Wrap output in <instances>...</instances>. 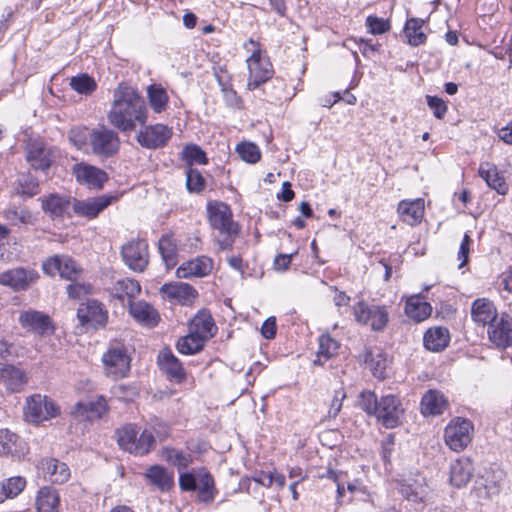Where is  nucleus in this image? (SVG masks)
Segmentation results:
<instances>
[{
    "label": "nucleus",
    "instance_id": "nucleus-1",
    "mask_svg": "<svg viewBox=\"0 0 512 512\" xmlns=\"http://www.w3.org/2000/svg\"><path fill=\"white\" fill-rule=\"evenodd\" d=\"M109 124L122 133L130 134L148 121V108L140 92L121 82L113 91V99L107 112Z\"/></svg>",
    "mask_w": 512,
    "mask_h": 512
},
{
    "label": "nucleus",
    "instance_id": "nucleus-2",
    "mask_svg": "<svg viewBox=\"0 0 512 512\" xmlns=\"http://www.w3.org/2000/svg\"><path fill=\"white\" fill-rule=\"evenodd\" d=\"M69 139L77 149L104 159L116 155L120 148L118 133L105 125L94 129L73 128Z\"/></svg>",
    "mask_w": 512,
    "mask_h": 512
},
{
    "label": "nucleus",
    "instance_id": "nucleus-3",
    "mask_svg": "<svg viewBox=\"0 0 512 512\" xmlns=\"http://www.w3.org/2000/svg\"><path fill=\"white\" fill-rule=\"evenodd\" d=\"M207 212L210 225L219 231L222 239L217 243L221 250H230L239 233L238 225L232 219L229 206L222 202H209Z\"/></svg>",
    "mask_w": 512,
    "mask_h": 512
},
{
    "label": "nucleus",
    "instance_id": "nucleus-4",
    "mask_svg": "<svg viewBox=\"0 0 512 512\" xmlns=\"http://www.w3.org/2000/svg\"><path fill=\"white\" fill-rule=\"evenodd\" d=\"M353 315L358 324L368 326L374 332H383L389 323V309L386 305H369L359 301L353 307Z\"/></svg>",
    "mask_w": 512,
    "mask_h": 512
},
{
    "label": "nucleus",
    "instance_id": "nucleus-5",
    "mask_svg": "<svg viewBox=\"0 0 512 512\" xmlns=\"http://www.w3.org/2000/svg\"><path fill=\"white\" fill-rule=\"evenodd\" d=\"M59 414V406L46 395L33 394L26 398L23 415L29 423L40 424L57 417Z\"/></svg>",
    "mask_w": 512,
    "mask_h": 512
},
{
    "label": "nucleus",
    "instance_id": "nucleus-6",
    "mask_svg": "<svg viewBox=\"0 0 512 512\" xmlns=\"http://www.w3.org/2000/svg\"><path fill=\"white\" fill-rule=\"evenodd\" d=\"M119 446L136 455L147 454L155 444L151 431L144 430L139 436L136 426L129 424L117 430Z\"/></svg>",
    "mask_w": 512,
    "mask_h": 512
},
{
    "label": "nucleus",
    "instance_id": "nucleus-7",
    "mask_svg": "<svg viewBox=\"0 0 512 512\" xmlns=\"http://www.w3.org/2000/svg\"><path fill=\"white\" fill-rule=\"evenodd\" d=\"M398 491L407 501L423 505L430 502L433 494L427 479L419 473L410 474L399 480Z\"/></svg>",
    "mask_w": 512,
    "mask_h": 512
},
{
    "label": "nucleus",
    "instance_id": "nucleus-8",
    "mask_svg": "<svg viewBox=\"0 0 512 512\" xmlns=\"http://www.w3.org/2000/svg\"><path fill=\"white\" fill-rule=\"evenodd\" d=\"M102 362L106 374L113 379H119L129 372L131 359L127 347L122 342L114 341L103 354Z\"/></svg>",
    "mask_w": 512,
    "mask_h": 512
},
{
    "label": "nucleus",
    "instance_id": "nucleus-9",
    "mask_svg": "<svg viewBox=\"0 0 512 512\" xmlns=\"http://www.w3.org/2000/svg\"><path fill=\"white\" fill-rule=\"evenodd\" d=\"M473 430L474 427L470 420L456 418L445 428V443L453 451H462L471 442Z\"/></svg>",
    "mask_w": 512,
    "mask_h": 512
},
{
    "label": "nucleus",
    "instance_id": "nucleus-10",
    "mask_svg": "<svg viewBox=\"0 0 512 512\" xmlns=\"http://www.w3.org/2000/svg\"><path fill=\"white\" fill-rule=\"evenodd\" d=\"M42 268L50 276L59 274L69 281L79 280L82 274L81 266L68 255H54L43 262Z\"/></svg>",
    "mask_w": 512,
    "mask_h": 512
},
{
    "label": "nucleus",
    "instance_id": "nucleus-11",
    "mask_svg": "<svg viewBox=\"0 0 512 512\" xmlns=\"http://www.w3.org/2000/svg\"><path fill=\"white\" fill-rule=\"evenodd\" d=\"M136 140L140 146L146 149H159L164 147L172 137L173 131L167 125L157 123L141 126Z\"/></svg>",
    "mask_w": 512,
    "mask_h": 512
},
{
    "label": "nucleus",
    "instance_id": "nucleus-12",
    "mask_svg": "<svg viewBox=\"0 0 512 512\" xmlns=\"http://www.w3.org/2000/svg\"><path fill=\"white\" fill-rule=\"evenodd\" d=\"M121 255L131 270L143 272L149 263L148 244L142 239L131 240L122 246Z\"/></svg>",
    "mask_w": 512,
    "mask_h": 512
},
{
    "label": "nucleus",
    "instance_id": "nucleus-13",
    "mask_svg": "<svg viewBox=\"0 0 512 512\" xmlns=\"http://www.w3.org/2000/svg\"><path fill=\"white\" fill-rule=\"evenodd\" d=\"M249 69V80L247 87L249 90L258 88L261 84L267 82L273 76L272 64L261 56L260 50H255L247 59Z\"/></svg>",
    "mask_w": 512,
    "mask_h": 512
},
{
    "label": "nucleus",
    "instance_id": "nucleus-14",
    "mask_svg": "<svg viewBox=\"0 0 512 512\" xmlns=\"http://www.w3.org/2000/svg\"><path fill=\"white\" fill-rule=\"evenodd\" d=\"M77 317L82 326L97 329L106 325L108 312L101 302L88 300L80 304L77 310Z\"/></svg>",
    "mask_w": 512,
    "mask_h": 512
},
{
    "label": "nucleus",
    "instance_id": "nucleus-15",
    "mask_svg": "<svg viewBox=\"0 0 512 512\" xmlns=\"http://www.w3.org/2000/svg\"><path fill=\"white\" fill-rule=\"evenodd\" d=\"M72 175L79 184L96 190L103 188L108 180V175L104 170L85 162L74 164Z\"/></svg>",
    "mask_w": 512,
    "mask_h": 512
},
{
    "label": "nucleus",
    "instance_id": "nucleus-16",
    "mask_svg": "<svg viewBox=\"0 0 512 512\" xmlns=\"http://www.w3.org/2000/svg\"><path fill=\"white\" fill-rule=\"evenodd\" d=\"M38 277V273L33 269L16 267L0 273V285L14 291H25Z\"/></svg>",
    "mask_w": 512,
    "mask_h": 512
},
{
    "label": "nucleus",
    "instance_id": "nucleus-17",
    "mask_svg": "<svg viewBox=\"0 0 512 512\" xmlns=\"http://www.w3.org/2000/svg\"><path fill=\"white\" fill-rule=\"evenodd\" d=\"M403 411L400 400L387 395L379 400L375 416L386 428H394L400 424Z\"/></svg>",
    "mask_w": 512,
    "mask_h": 512
},
{
    "label": "nucleus",
    "instance_id": "nucleus-18",
    "mask_svg": "<svg viewBox=\"0 0 512 512\" xmlns=\"http://www.w3.org/2000/svg\"><path fill=\"white\" fill-rule=\"evenodd\" d=\"M116 200L117 197L112 195H100L84 200L74 198L73 215L87 219L96 218L104 209Z\"/></svg>",
    "mask_w": 512,
    "mask_h": 512
},
{
    "label": "nucleus",
    "instance_id": "nucleus-19",
    "mask_svg": "<svg viewBox=\"0 0 512 512\" xmlns=\"http://www.w3.org/2000/svg\"><path fill=\"white\" fill-rule=\"evenodd\" d=\"M18 321L22 328L41 336L49 335L54 332V326L50 317L40 311L31 309L22 311L19 314Z\"/></svg>",
    "mask_w": 512,
    "mask_h": 512
},
{
    "label": "nucleus",
    "instance_id": "nucleus-20",
    "mask_svg": "<svg viewBox=\"0 0 512 512\" xmlns=\"http://www.w3.org/2000/svg\"><path fill=\"white\" fill-rule=\"evenodd\" d=\"M488 337L498 348L505 349L512 344V321L508 314L488 326Z\"/></svg>",
    "mask_w": 512,
    "mask_h": 512
},
{
    "label": "nucleus",
    "instance_id": "nucleus-21",
    "mask_svg": "<svg viewBox=\"0 0 512 512\" xmlns=\"http://www.w3.org/2000/svg\"><path fill=\"white\" fill-rule=\"evenodd\" d=\"M37 468L42 472L43 477L52 483L63 484L70 478V469L67 464L55 458L42 459Z\"/></svg>",
    "mask_w": 512,
    "mask_h": 512
},
{
    "label": "nucleus",
    "instance_id": "nucleus-22",
    "mask_svg": "<svg viewBox=\"0 0 512 512\" xmlns=\"http://www.w3.org/2000/svg\"><path fill=\"white\" fill-rule=\"evenodd\" d=\"M503 478V472L498 471H486L474 485V491L480 499H490L493 496L499 494L501 489V481Z\"/></svg>",
    "mask_w": 512,
    "mask_h": 512
},
{
    "label": "nucleus",
    "instance_id": "nucleus-23",
    "mask_svg": "<svg viewBox=\"0 0 512 512\" xmlns=\"http://www.w3.org/2000/svg\"><path fill=\"white\" fill-rule=\"evenodd\" d=\"M74 198L52 194L42 201L43 210L52 218L73 217Z\"/></svg>",
    "mask_w": 512,
    "mask_h": 512
},
{
    "label": "nucleus",
    "instance_id": "nucleus-24",
    "mask_svg": "<svg viewBox=\"0 0 512 512\" xmlns=\"http://www.w3.org/2000/svg\"><path fill=\"white\" fill-rule=\"evenodd\" d=\"M163 297L181 305H188L196 298V290L189 284L183 282H173L164 284L160 288Z\"/></svg>",
    "mask_w": 512,
    "mask_h": 512
},
{
    "label": "nucleus",
    "instance_id": "nucleus-25",
    "mask_svg": "<svg viewBox=\"0 0 512 512\" xmlns=\"http://www.w3.org/2000/svg\"><path fill=\"white\" fill-rule=\"evenodd\" d=\"M213 269V261L207 256H198L184 262L176 270L178 278H192L207 276Z\"/></svg>",
    "mask_w": 512,
    "mask_h": 512
},
{
    "label": "nucleus",
    "instance_id": "nucleus-26",
    "mask_svg": "<svg viewBox=\"0 0 512 512\" xmlns=\"http://www.w3.org/2000/svg\"><path fill=\"white\" fill-rule=\"evenodd\" d=\"M471 318L478 325L490 326L498 319V312L490 299L478 298L471 305Z\"/></svg>",
    "mask_w": 512,
    "mask_h": 512
},
{
    "label": "nucleus",
    "instance_id": "nucleus-27",
    "mask_svg": "<svg viewBox=\"0 0 512 512\" xmlns=\"http://www.w3.org/2000/svg\"><path fill=\"white\" fill-rule=\"evenodd\" d=\"M53 151L42 142L30 143L27 147L26 159L36 170H46L53 161Z\"/></svg>",
    "mask_w": 512,
    "mask_h": 512
},
{
    "label": "nucleus",
    "instance_id": "nucleus-28",
    "mask_svg": "<svg viewBox=\"0 0 512 512\" xmlns=\"http://www.w3.org/2000/svg\"><path fill=\"white\" fill-rule=\"evenodd\" d=\"M0 381L8 392L17 393L24 389L28 376L24 370L14 365H7L0 369Z\"/></svg>",
    "mask_w": 512,
    "mask_h": 512
},
{
    "label": "nucleus",
    "instance_id": "nucleus-29",
    "mask_svg": "<svg viewBox=\"0 0 512 512\" xmlns=\"http://www.w3.org/2000/svg\"><path fill=\"white\" fill-rule=\"evenodd\" d=\"M158 365L169 378L178 383H181L186 378L181 362L169 349H163L159 352Z\"/></svg>",
    "mask_w": 512,
    "mask_h": 512
},
{
    "label": "nucleus",
    "instance_id": "nucleus-30",
    "mask_svg": "<svg viewBox=\"0 0 512 512\" xmlns=\"http://www.w3.org/2000/svg\"><path fill=\"white\" fill-rule=\"evenodd\" d=\"M108 410L107 402L103 396H98L95 400L88 402H78L72 410L76 417L92 421L101 418Z\"/></svg>",
    "mask_w": 512,
    "mask_h": 512
},
{
    "label": "nucleus",
    "instance_id": "nucleus-31",
    "mask_svg": "<svg viewBox=\"0 0 512 512\" xmlns=\"http://www.w3.org/2000/svg\"><path fill=\"white\" fill-rule=\"evenodd\" d=\"M129 312L138 323L146 327H155L160 321L158 311L145 301L130 302Z\"/></svg>",
    "mask_w": 512,
    "mask_h": 512
},
{
    "label": "nucleus",
    "instance_id": "nucleus-32",
    "mask_svg": "<svg viewBox=\"0 0 512 512\" xmlns=\"http://www.w3.org/2000/svg\"><path fill=\"white\" fill-rule=\"evenodd\" d=\"M398 214L402 221L415 226L419 224L424 217V200L421 198L415 200H402L398 204Z\"/></svg>",
    "mask_w": 512,
    "mask_h": 512
},
{
    "label": "nucleus",
    "instance_id": "nucleus-33",
    "mask_svg": "<svg viewBox=\"0 0 512 512\" xmlns=\"http://www.w3.org/2000/svg\"><path fill=\"white\" fill-rule=\"evenodd\" d=\"M448 401L444 395L436 390L427 391L421 400V412L424 416L441 415L448 409Z\"/></svg>",
    "mask_w": 512,
    "mask_h": 512
},
{
    "label": "nucleus",
    "instance_id": "nucleus-34",
    "mask_svg": "<svg viewBox=\"0 0 512 512\" xmlns=\"http://www.w3.org/2000/svg\"><path fill=\"white\" fill-rule=\"evenodd\" d=\"M0 454L20 458L25 454V443L8 429H0Z\"/></svg>",
    "mask_w": 512,
    "mask_h": 512
},
{
    "label": "nucleus",
    "instance_id": "nucleus-35",
    "mask_svg": "<svg viewBox=\"0 0 512 512\" xmlns=\"http://www.w3.org/2000/svg\"><path fill=\"white\" fill-rule=\"evenodd\" d=\"M474 467L469 458H459L451 464L450 482L453 486H465L473 475Z\"/></svg>",
    "mask_w": 512,
    "mask_h": 512
},
{
    "label": "nucleus",
    "instance_id": "nucleus-36",
    "mask_svg": "<svg viewBox=\"0 0 512 512\" xmlns=\"http://www.w3.org/2000/svg\"><path fill=\"white\" fill-rule=\"evenodd\" d=\"M35 506L37 512H59L60 495L58 491L51 486H44L39 489Z\"/></svg>",
    "mask_w": 512,
    "mask_h": 512
},
{
    "label": "nucleus",
    "instance_id": "nucleus-37",
    "mask_svg": "<svg viewBox=\"0 0 512 512\" xmlns=\"http://www.w3.org/2000/svg\"><path fill=\"white\" fill-rule=\"evenodd\" d=\"M216 330L214 320L211 314L206 310L199 311L190 324V331L200 336L205 341L213 337Z\"/></svg>",
    "mask_w": 512,
    "mask_h": 512
},
{
    "label": "nucleus",
    "instance_id": "nucleus-38",
    "mask_svg": "<svg viewBox=\"0 0 512 512\" xmlns=\"http://www.w3.org/2000/svg\"><path fill=\"white\" fill-rule=\"evenodd\" d=\"M426 349L439 352L444 350L450 342L449 330L445 327H433L428 329L423 337Z\"/></svg>",
    "mask_w": 512,
    "mask_h": 512
},
{
    "label": "nucleus",
    "instance_id": "nucleus-39",
    "mask_svg": "<svg viewBox=\"0 0 512 512\" xmlns=\"http://www.w3.org/2000/svg\"><path fill=\"white\" fill-rule=\"evenodd\" d=\"M479 175L490 188L496 190L499 194H506L508 187L505 179L500 175L494 164L482 163L479 167Z\"/></svg>",
    "mask_w": 512,
    "mask_h": 512
},
{
    "label": "nucleus",
    "instance_id": "nucleus-40",
    "mask_svg": "<svg viewBox=\"0 0 512 512\" xmlns=\"http://www.w3.org/2000/svg\"><path fill=\"white\" fill-rule=\"evenodd\" d=\"M145 477L151 484L155 485L161 491H169L174 486V475L166 468L153 465L145 473Z\"/></svg>",
    "mask_w": 512,
    "mask_h": 512
},
{
    "label": "nucleus",
    "instance_id": "nucleus-41",
    "mask_svg": "<svg viewBox=\"0 0 512 512\" xmlns=\"http://www.w3.org/2000/svg\"><path fill=\"white\" fill-rule=\"evenodd\" d=\"M158 250L167 269L174 268L178 263L177 242L170 234L161 236Z\"/></svg>",
    "mask_w": 512,
    "mask_h": 512
},
{
    "label": "nucleus",
    "instance_id": "nucleus-42",
    "mask_svg": "<svg viewBox=\"0 0 512 512\" xmlns=\"http://www.w3.org/2000/svg\"><path fill=\"white\" fill-rule=\"evenodd\" d=\"M141 291V286L137 280L131 278H122L115 281L111 288V294L115 298L124 300V298L132 299Z\"/></svg>",
    "mask_w": 512,
    "mask_h": 512
},
{
    "label": "nucleus",
    "instance_id": "nucleus-43",
    "mask_svg": "<svg viewBox=\"0 0 512 512\" xmlns=\"http://www.w3.org/2000/svg\"><path fill=\"white\" fill-rule=\"evenodd\" d=\"M431 311V305L423 301L420 296H412L406 301V315L417 322H421L429 317Z\"/></svg>",
    "mask_w": 512,
    "mask_h": 512
},
{
    "label": "nucleus",
    "instance_id": "nucleus-44",
    "mask_svg": "<svg viewBox=\"0 0 512 512\" xmlns=\"http://www.w3.org/2000/svg\"><path fill=\"white\" fill-rule=\"evenodd\" d=\"M340 343L329 334H323L319 338V349L314 364L323 365L326 361L338 353Z\"/></svg>",
    "mask_w": 512,
    "mask_h": 512
},
{
    "label": "nucleus",
    "instance_id": "nucleus-45",
    "mask_svg": "<svg viewBox=\"0 0 512 512\" xmlns=\"http://www.w3.org/2000/svg\"><path fill=\"white\" fill-rule=\"evenodd\" d=\"M147 98L150 108L155 113H162L168 107V94L166 90L159 85L152 84L147 87Z\"/></svg>",
    "mask_w": 512,
    "mask_h": 512
},
{
    "label": "nucleus",
    "instance_id": "nucleus-46",
    "mask_svg": "<svg viewBox=\"0 0 512 512\" xmlns=\"http://www.w3.org/2000/svg\"><path fill=\"white\" fill-rule=\"evenodd\" d=\"M424 21L420 18H410L407 20L404 28V34L407 41L412 46H419L426 42V35L422 31Z\"/></svg>",
    "mask_w": 512,
    "mask_h": 512
},
{
    "label": "nucleus",
    "instance_id": "nucleus-47",
    "mask_svg": "<svg viewBox=\"0 0 512 512\" xmlns=\"http://www.w3.org/2000/svg\"><path fill=\"white\" fill-rule=\"evenodd\" d=\"M205 342L203 338L190 331L186 336L179 338L176 348L181 354L192 355L201 351Z\"/></svg>",
    "mask_w": 512,
    "mask_h": 512
},
{
    "label": "nucleus",
    "instance_id": "nucleus-48",
    "mask_svg": "<svg viewBox=\"0 0 512 512\" xmlns=\"http://www.w3.org/2000/svg\"><path fill=\"white\" fill-rule=\"evenodd\" d=\"M198 498L201 502L211 503L216 494L214 479L208 472L198 474Z\"/></svg>",
    "mask_w": 512,
    "mask_h": 512
},
{
    "label": "nucleus",
    "instance_id": "nucleus-49",
    "mask_svg": "<svg viewBox=\"0 0 512 512\" xmlns=\"http://www.w3.org/2000/svg\"><path fill=\"white\" fill-rule=\"evenodd\" d=\"M364 361L376 378L384 379L386 377L388 361L381 352H377L375 354L372 351L367 350L365 352Z\"/></svg>",
    "mask_w": 512,
    "mask_h": 512
},
{
    "label": "nucleus",
    "instance_id": "nucleus-50",
    "mask_svg": "<svg viewBox=\"0 0 512 512\" xmlns=\"http://www.w3.org/2000/svg\"><path fill=\"white\" fill-rule=\"evenodd\" d=\"M70 86L77 93L84 95H91L97 89L94 78L86 73L71 77Z\"/></svg>",
    "mask_w": 512,
    "mask_h": 512
},
{
    "label": "nucleus",
    "instance_id": "nucleus-51",
    "mask_svg": "<svg viewBox=\"0 0 512 512\" xmlns=\"http://www.w3.org/2000/svg\"><path fill=\"white\" fill-rule=\"evenodd\" d=\"M182 159L188 164L205 165L208 162L205 152L196 144H188L182 150Z\"/></svg>",
    "mask_w": 512,
    "mask_h": 512
},
{
    "label": "nucleus",
    "instance_id": "nucleus-52",
    "mask_svg": "<svg viewBox=\"0 0 512 512\" xmlns=\"http://www.w3.org/2000/svg\"><path fill=\"white\" fill-rule=\"evenodd\" d=\"M236 151L243 161L250 164L257 163L261 158L259 147L251 142H242L238 144Z\"/></svg>",
    "mask_w": 512,
    "mask_h": 512
},
{
    "label": "nucleus",
    "instance_id": "nucleus-53",
    "mask_svg": "<svg viewBox=\"0 0 512 512\" xmlns=\"http://www.w3.org/2000/svg\"><path fill=\"white\" fill-rule=\"evenodd\" d=\"M3 217L11 223L20 222L22 224H31L33 217L27 208L11 207L3 212Z\"/></svg>",
    "mask_w": 512,
    "mask_h": 512
},
{
    "label": "nucleus",
    "instance_id": "nucleus-54",
    "mask_svg": "<svg viewBox=\"0 0 512 512\" xmlns=\"http://www.w3.org/2000/svg\"><path fill=\"white\" fill-rule=\"evenodd\" d=\"M166 460L178 470L187 468L192 463V455L184 453L177 449H168L166 452Z\"/></svg>",
    "mask_w": 512,
    "mask_h": 512
},
{
    "label": "nucleus",
    "instance_id": "nucleus-55",
    "mask_svg": "<svg viewBox=\"0 0 512 512\" xmlns=\"http://www.w3.org/2000/svg\"><path fill=\"white\" fill-rule=\"evenodd\" d=\"M186 186L190 192L199 193L205 188V179L199 170L189 168L186 173Z\"/></svg>",
    "mask_w": 512,
    "mask_h": 512
},
{
    "label": "nucleus",
    "instance_id": "nucleus-56",
    "mask_svg": "<svg viewBox=\"0 0 512 512\" xmlns=\"http://www.w3.org/2000/svg\"><path fill=\"white\" fill-rule=\"evenodd\" d=\"M23 347L16 343L0 341V364L10 361L22 354Z\"/></svg>",
    "mask_w": 512,
    "mask_h": 512
},
{
    "label": "nucleus",
    "instance_id": "nucleus-57",
    "mask_svg": "<svg viewBox=\"0 0 512 512\" xmlns=\"http://www.w3.org/2000/svg\"><path fill=\"white\" fill-rule=\"evenodd\" d=\"M379 400L374 392L364 391L359 395V406L370 415L376 414Z\"/></svg>",
    "mask_w": 512,
    "mask_h": 512
},
{
    "label": "nucleus",
    "instance_id": "nucleus-58",
    "mask_svg": "<svg viewBox=\"0 0 512 512\" xmlns=\"http://www.w3.org/2000/svg\"><path fill=\"white\" fill-rule=\"evenodd\" d=\"M366 26L368 31L373 35L383 34L390 29L388 20L371 15L366 19Z\"/></svg>",
    "mask_w": 512,
    "mask_h": 512
},
{
    "label": "nucleus",
    "instance_id": "nucleus-59",
    "mask_svg": "<svg viewBox=\"0 0 512 512\" xmlns=\"http://www.w3.org/2000/svg\"><path fill=\"white\" fill-rule=\"evenodd\" d=\"M218 82L226 104L232 108L240 107L241 99L236 91L229 84L223 82L221 78L218 79Z\"/></svg>",
    "mask_w": 512,
    "mask_h": 512
},
{
    "label": "nucleus",
    "instance_id": "nucleus-60",
    "mask_svg": "<svg viewBox=\"0 0 512 512\" xmlns=\"http://www.w3.org/2000/svg\"><path fill=\"white\" fill-rule=\"evenodd\" d=\"M4 486L7 494H9V498H14L23 491L26 486V480L20 476L11 477L4 483Z\"/></svg>",
    "mask_w": 512,
    "mask_h": 512
},
{
    "label": "nucleus",
    "instance_id": "nucleus-61",
    "mask_svg": "<svg viewBox=\"0 0 512 512\" xmlns=\"http://www.w3.org/2000/svg\"><path fill=\"white\" fill-rule=\"evenodd\" d=\"M427 105L432 110L433 115L437 119H442L447 112V105L445 101L437 96H426Z\"/></svg>",
    "mask_w": 512,
    "mask_h": 512
},
{
    "label": "nucleus",
    "instance_id": "nucleus-62",
    "mask_svg": "<svg viewBox=\"0 0 512 512\" xmlns=\"http://www.w3.org/2000/svg\"><path fill=\"white\" fill-rule=\"evenodd\" d=\"M67 294L72 299H79L81 296L86 295L90 291V286L84 283L71 281L66 287Z\"/></svg>",
    "mask_w": 512,
    "mask_h": 512
},
{
    "label": "nucleus",
    "instance_id": "nucleus-63",
    "mask_svg": "<svg viewBox=\"0 0 512 512\" xmlns=\"http://www.w3.org/2000/svg\"><path fill=\"white\" fill-rule=\"evenodd\" d=\"M198 475L190 472L181 473L179 486L183 491H195L197 489Z\"/></svg>",
    "mask_w": 512,
    "mask_h": 512
},
{
    "label": "nucleus",
    "instance_id": "nucleus-64",
    "mask_svg": "<svg viewBox=\"0 0 512 512\" xmlns=\"http://www.w3.org/2000/svg\"><path fill=\"white\" fill-rule=\"evenodd\" d=\"M20 192L27 197H32L39 192L38 181L34 178H28L23 182H20Z\"/></svg>",
    "mask_w": 512,
    "mask_h": 512
}]
</instances>
